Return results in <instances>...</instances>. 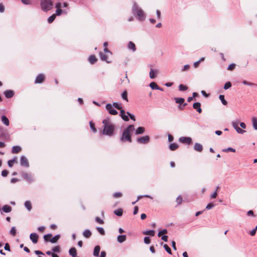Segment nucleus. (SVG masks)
<instances>
[{
    "label": "nucleus",
    "mask_w": 257,
    "mask_h": 257,
    "mask_svg": "<svg viewBox=\"0 0 257 257\" xmlns=\"http://www.w3.org/2000/svg\"><path fill=\"white\" fill-rule=\"evenodd\" d=\"M135 126L133 124L128 125L123 131L120 140L121 142H128L131 143L132 139L131 137V133L135 131Z\"/></svg>",
    "instance_id": "nucleus-1"
},
{
    "label": "nucleus",
    "mask_w": 257,
    "mask_h": 257,
    "mask_svg": "<svg viewBox=\"0 0 257 257\" xmlns=\"http://www.w3.org/2000/svg\"><path fill=\"white\" fill-rule=\"evenodd\" d=\"M102 123L104 125L103 134L111 136L113 134L114 131V125L110 123L109 119L108 118L103 120Z\"/></svg>",
    "instance_id": "nucleus-2"
},
{
    "label": "nucleus",
    "mask_w": 257,
    "mask_h": 257,
    "mask_svg": "<svg viewBox=\"0 0 257 257\" xmlns=\"http://www.w3.org/2000/svg\"><path fill=\"white\" fill-rule=\"evenodd\" d=\"M132 13L134 15H136L138 16V19L140 21H144L145 19L146 16L144 12L142 9L138 6L136 2L133 4L132 7Z\"/></svg>",
    "instance_id": "nucleus-3"
},
{
    "label": "nucleus",
    "mask_w": 257,
    "mask_h": 257,
    "mask_svg": "<svg viewBox=\"0 0 257 257\" xmlns=\"http://www.w3.org/2000/svg\"><path fill=\"white\" fill-rule=\"evenodd\" d=\"M40 7L43 11L47 12L53 8V3L52 0H40Z\"/></svg>",
    "instance_id": "nucleus-4"
},
{
    "label": "nucleus",
    "mask_w": 257,
    "mask_h": 257,
    "mask_svg": "<svg viewBox=\"0 0 257 257\" xmlns=\"http://www.w3.org/2000/svg\"><path fill=\"white\" fill-rule=\"evenodd\" d=\"M105 108L108 111V113L111 115H115L118 114L117 110L113 108L112 105L110 103L106 104Z\"/></svg>",
    "instance_id": "nucleus-5"
},
{
    "label": "nucleus",
    "mask_w": 257,
    "mask_h": 257,
    "mask_svg": "<svg viewBox=\"0 0 257 257\" xmlns=\"http://www.w3.org/2000/svg\"><path fill=\"white\" fill-rule=\"evenodd\" d=\"M150 137L149 136H145L142 137L138 138L137 141L138 143L142 144H146L149 142Z\"/></svg>",
    "instance_id": "nucleus-6"
},
{
    "label": "nucleus",
    "mask_w": 257,
    "mask_h": 257,
    "mask_svg": "<svg viewBox=\"0 0 257 257\" xmlns=\"http://www.w3.org/2000/svg\"><path fill=\"white\" fill-rule=\"evenodd\" d=\"M22 176L24 179L26 180L29 183L33 182V178L32 176L27 172H23L22 173Z\"/></svg>",
    "instance_id": "nucleus-7"
},
{
    "label": "nucleus",
    "mask_w": 257,
    "mask_h": 257,
    "mask_svg": "<svg viewBox=\"0 0 257 257\" xmlns=\"http://www.w3.org/2000/svg\"><path fill=\"white\" fill-rule=\"evenodd\" d=\"M20 164L22 166L25 167H29V163L27 158L25 156H22L20 158Z\"/></svg>",
    "instance_id": "nucleus-8"
},
{
    "label": "nucleus",
    "mask_w": 257,
    "mask_h": 257,
    "mask_svg": "<svg viewBox=\"0 0 257 257\" xmlns=\"http://www.w3.org/2000/svg\"><path fill=\"white\" fill-rule=\"evenodd\" d=\"M179 141L183 144H187L188 145L192 143V139L190 137H182L179 138Z\"/></svg>",
    "instance_id": "nucleus-9"
},
{
    "label": "nucleus",
    "mask_w": 257,
    "mask_h": 257,
    "mask_svg": "<svg viewBox=\"0 0 257 257\" xmlns=\"http://www.w3.org/2000/svg\"><path fill=\"white\" fill-rule=\"evenodd\" d=\"M39 236L36 233H31L30 235V238L34 244L38 242Z\"/></svg>",
    "instance_id": "nucleus-10"
},
{
    "label": "nucleus",
    "mask_w": 257,
    "mask_h": 257,
    "mask_svg": "<svg viewBox=\"0 0 257 257\" xmlns=\"http://www.w3.org/2000/svg\"><path fill=\"white\" fill-rule=\"evenodd\" d=\"M126 112L125 111L124 109H121L120 111L119 115L121 118L125 121H128L129 120V117L128 115H126Z\"/></svg>",
    "instance_id": "nucleus-11"
},
{
    "label": "nucleus",
    "mask_w": 257,
    "mask_h": 257,
    "mask_svg": "<svg viewBox=\"0 0 257 257\" xmlns=\"http://www.w3.org/2000/svg\"><path fill=\"white\" fill-rule=\"evenodd\" d=\"M4 94L7 98H11L14 96L15 92L12 90H7L4 92Z\"/></svg>",
    "instance_id": "nucleus-12"
},
{
    "label": "nucleus",
    "mask_w": 257,
    "mask_h": 257,
    "mask_svg": "<svg viewBox=\"0 0 257 257\" xmlns=\"http://www.w3.org/2000/svg\"><path fill=\"white\" fill-rule=\"evenodd\" d=\"M45 77L44 75L43 74H39L38 75V76L36 77L35 83H41L43 82V80H44Z\"/></svg>",
    "instance_id": "nucleus-13"
},
{
    "label": "nucleus",
    "mask_w": 257,
    "mask_h": 257,
    "mask_svg": "<svg viewBox=\"0 0 257 257\" xmlns=\"http://www.w3.org/2000/svg\"><path fill=\"white\" fill-rule=\"evenodd\" d=\"M193 107L194 109H196L198 112L200 113H201L202 109L201 108V103L200 102H196L194 103Z\"/></svg>",
    "instance_id": "nucleus-14"
},
{
    "label": "nucleus",
    "mask_w": 257,
    "mask_h": 257,
    "mask_svg": "<svg viewBox=\"0 0 257 257\" xmlns=\"http://www.w3.org/2000/svg\"><path fill=\"white\" fill-rule=\"evenodd\" d=\"M12 208L11 206L8 205H5L2 208H0V211L2 210L5 213L10 212L12 211Z\"/></svg>",
    "instance_id": "nucleus-15"
},
{
    "label": "nucleus",
    "mask_w": 257,
    "mask_h": 257,
    "mask_svg": "<svg viewBox=\"0 0 257 257\" xmlns=\"http://www.w3.org/2000/svg\"><path fill=\"white\" fill-rule=\"evenodd\" d=\"M194 149L198 152H201L203 150L202 145L199 143H196L194 146Z\"/></svg>",
    "instance_id": "nucleus-16"
},
{
    "label": "nucleus",
    "mask_w": 257,
    "mask_h": 257,
    "mask_svg": "<svg viewBox=\"0 0 257 257\" xmlns=\"http://www.w3.org/2000/svg\"><path fill=\"white\" fill-rule=\"evenodd\" d=\"M175 100L176 103H178L179 104H183V106H185L187 105V103H184L185 100L182 97H176L175 98Z\"/></svg>",
    "instance_id": "nucleus-17"
},
{
    "label": "nucleus",
    "mask_w": 257,
    "mask_h": 257,
    "mask_svg": "<svg viewBox=\"0 0 257 257\" xmlns=\"http://www.w3.org/2000/svg\"><path fill=\"white\" fill-rule=\"evenodd\" d=\"M127 48L129 50H132L133 52H135L136 51V47L135 43L131 41L128 42Z\"/></svg>",
    "instance_id": "nucleus-18"
},
{
    "label": "nucleus",
    "mask_w": 257,
    "mask_h": 257,
    "mask_svg": "<svg viewBox=\"0 0 257 257\" xmlns=\"http://www.w3.org/2000/svg\"><path fill=\"white\" fill-rule=\"evenodd\" d=\"M158 73V70H154L152 68L151 69L150 72L149 73V76L151 79H154L157 77V74Z\"/></svg>",
    "instance_id": "nucleus-19"
},
{
    "label": "nucleus",
    "mask_w": 257,
    "mask_h": 257,
    "mask_svg": "<svg viewBox=\"0 0 257 257\" xmlns=\"http://www.w3.org/2000/svg\"><path fill=\"white\" fill-rule=\"evenodd\" d=\"M88 61L91 64H94L97 61V59L94 55H91L88 58Z\"/></svg>",
    "instance_id": "nucleus-20"
},
{
    "label": "nucleus",
    "mask_w": 257,
    "mask_h": 257,
    "mask_svg": "<svg viewBox=\"0 0 257 257\" xmlns=\"http://www.w3.org/2000/svg\"><path fill=\"white\" fill-rule=\"evenodd\" d=\"M126 239V235H119L117 237V241L119 243L123 242Z\"/></svg>",
    "instance_id": "nucleus-21"
},
{
    "label": "nucleus",
    "mask_w": 257,
    "mask_h": 257,
    "mask_svg": "<svg viewBox=\"0 0 257 257\" xmlns=\"http://www.w3.org/2000/svg\"><path fill=\"white\" fill-rule=\"evenodd\" d=\"M2 122L6 125L8 126L10 124V121L9 119L6 117V116L3 115L1 117Z\"/></svg>",
    "instance_id": "nucleus-22"
},
{
    "label": "nucleus",
    "mask_w": 257,
    "mask_h": 257,
    "mask_svg": "<svg viewBox=\"0 0 257 257\" xmlns=\"http://www.w3.org/2000/svg\"><path fill=\"white\" fill-rule=\"evenodd\" d=\"M100 250V246L99 245H96L94 247L93 254L95 256H97L99 255Z\"/></svg>",
    "instance_id": "nucleus-23"
},
{
    "label": "nucleus",
    "mask_w": 257,
    "mask_h": 257,
    "mask_svg": "<svg viewBox=\"0 0 257 257\" xmlns=\"http://www.w3.org/2000/svg\"><path fill=\"white\" fill-rule=\"evenodd\" d=\"M22 150V148L18 146H13L12 149V153L13 154H17L20 152Z\"/></svg>",
    "instance_id": "nucleus-24"
},
{
    "label": "nucleus",
    "mask_w": 257,
    "mask_h": 257,
    "mask_svg": "<svg viewBox=\"0 0 257 257\" xmlns=\"http://www.w3.org/2000/svg\"><path fill=\"white\" fill-rule=\"evenodd\" d=\"M145 131V129L144 127L142 126H139L137 128V129L136 131L135 134L136 135L143 134L144 133Z\"/></svg>",
    "instance_id": "nucleus-25"
},
{
    "label": "nucleus",
    "mask_w": 257,
    "mask_h": 257,
    "mask_svg": "<svg viewBox=\"0 0 257 257\" xmlns=\"http://www.w3.org/2000/svg\"><path fill=\"white\" fill-rule=\"evenodd\" d=\"M24 205H25V207L27 208V209L29 211L31 210L32 207V204H31V202L30 201L27 200V201H25V202L24 203Z\"/></svg>",
    "instance_id": "nucleus-26"
},
{
    "label": "nucleus",
    "mask_w": 257,
    "mask_h": 257,
    "mask_svg": "<svg viewBox=\"0 0 257 257\" xmlns=\"http://www.w3.org/2000/svg\"><path fill=\"white\" fill-rule=\"evenodd\" d=\"M60 237V234H57V235H55L54 237H51V240H50V242H51L52 243H56L58 241V240L59 239Z\"/></svg>",
    "instance_id": "nucleus-27"
},
{
    "label": "nucleus",
    "mask_w": 257,
    "mask_h": 257,
    "mask_svg": "<svg viewBox=\"0 0 257 257\" xmlns=\"http://www.w3.org/2000/svg\"><path fill=\"white\" fill-rule=\"evenodd\" d=\"M99 55L101 60L105 61L108 63L110 62L107 61V56L106 54H104L102 52H100L99 53Z\"/></svg>",
    "instance_id": "nucleus-28"
},
{
    "label": "nucleus",
    "mask_w": 257,
    "mask_h": 257,
    "mask_svg": "<svg viewBox=\"0 0 257 257\" xmlns=\"http://www.w3.org/2000/svg\"><path fill=\"white\" fill-rule=\"evenodd\" d=\"M92 234L91 231L89 229H85L83 232V235L86 238H89Z\"/></svg>",
    "instance_id": "nucleus-29"
},
{
    "label": "nucleus",
    "mask_w": 257,
    "mask_h": 257,
    "mask_svg": "<svg viewBox=\"0 0 257 257\" xmlns=\"http://www.w3.org/2000/svg\"><path fill=\"white\" fill-rule=\"evenodd\" d=\"M113 213L117 216H121L123 213V210L121 208H119L118 209L115 210L113 211Z\"/></svg>",
    "instance_id": "nucleus-30"
},
{
    "label": "nucleus",
    "mask_w": 257,
    "mask_h": 257,
    "mask_svg": "<svg viewBox=\"0 0 257 257\" xmlns=\"http://www.w3.org/2000/svg\"><path fill=\"white\" fill-rule=\"evenodd\" d=\"M179 147V146L177 144H176V143H171L170 144V145H169V149L171 150V151H175L177 149H178Z\"/></svg>",
    "instance_id": "nucleus-31"
},
{
    "label": "nucleus",
    "mask_w": 257,
    "mask_h": 257,
    "mask_svg": "<svg viewBox=\"0 0 257 257\" xmlns=\"http://www.w3.org/2000/svg\"><path fill=\"white\" fill-rule=\"evenodd\" d=\"M112 105L116 109L120 110V111H121V109H123L121 103L115 102L113 103Z\"/></svg>",
    "instance_id": "nucleus-32"
},
{
    "label": "nucleus",
    "mask_w": 257,
    "mask_h": 257,
    "mask_svg": "<svg viewBox=\"0 0 257 257\" xmlns=\"http://www.w3.org/2000/svg\"><path fill=\"white\" fill-rule=\"evenodd\" d=\"M252 126L255 130H257V118L253 117L251 119Z\"/></svg>",
    "instance_id": "nucleus-33"
},
{
    "label": "nucleus",
    "mask_w": 257,
    "mask_h": 257,
    "mask_svg": "<svg viewBox=\"0 0 257 257\" xmlns=\"http://www.w3.org/2000/svg\"><path fill=\"white\" fill-rule=\"evenodd\" d=\"M52 236V234L51 233H48V234L44 235V237H43L44 241L46 242H48V241L50 242V240H51Z\"/></svg>",
    "instance_id": "nucleus-34"
},
{
    "label": "nucleus",
    "mask_w": 257,
    "mask_h": 257,
    "mask_svg": "<svg viewBox=\"0 0 257 257\" xmlns=\"http://www.w3.org/2000/svg\"><path fill=\"white\" fill-rule=\"evenodd\" d=\"M144 234L150 235V236H153L155 235V232L154 230H147L143 232Z\"/></svg>",
    "instance_id": "nucleus-35"
},
{
    "label": "nucleus",
    "mask_w": 257,
    "mask_h": 257,
    "mask_svg": "<svg viewBox=\"0 0 257 257\" xmlns=\"http://www.w3.org/2000/svg\"><path fill=\"white\" fill-rule=\"evenodd\" d=\"M219 98L223 105H226L227 104V101L224 99V95L220 94Z\"/></svg>",
    "instance_id": "nucleus-36"
},
{
    "label": "nucleus",
    "mask_w": 257,
    "mask_h": 257,
    "mask_svg": "<svg viewBox=\"0 0 257 257\" xmlns=\"http://www.w3.org/2000/svg\"><path fill=\"white\" fill-rule=\"evenodd\" d=\"M121 97L123 100L126 101L127 102L128 101L127 92L126 90H124L121 93Z\"/></svg>",
    "instance_id": "nucleus-37"
},
{
    "label": "nucleus",
    "mask_w": 257,
    "mask_h": 257,
    "mask_svg": "<svg viewBox=\"0 0 257 257\" xmlns=\"http://www.w3.org/2000/svg\"><path fill=\"white\" fill-rule=\"evenodd\" d=\"M150 87L153 90L156 89L157 90L158 88V85L157 84V83L155 82H151L150 85Z\"/></svg>",
    "instance_id": "nucleus-38"
},
{
    "label": "nucleus",
    "mask_w": 257,
    "mask_h": 257,
    "mask_svg": "<svg viewBox=\"0 0 257 257\" xmlns=\"http://www.w3.org/2000/svg\"><path fill=\"white\" fill-rule=\"evenodd\" d=\"M55 18H56V15H55V14H53L52 15L50 16L48 18V20H47L48 23H49V24L52 23L55 20Z\"/></svg>",
    "instance_id": "nucleus-39"
},
{
    "label": "nucleus",
    "mask_w": 257,
    "mask_h": 257,
    "mask_svg": "<svg viewBox=\"0 0 257 257\" xmlns=\"http://www.w3.org/2000/svg\"><path fill=\"white\" fill-rule=\"evenodd\" d=\"M7 135V132L3 127H0V137H4Z\"/></svg>",
    "instance_id": "nucleus-40"
},
{
    "label": "nucleus",
    "mask_w": 257,
    "mask_h": 257,
    "mask_svg": "<svg viewBox=\"0 0 257 257\" xmlns=\"http://www.w3.org/2000/svg\"><path fill=\"white\" fill-rule=\"evenodd\" d=\"M163 247L164 249L166 250V251L170 254H172V251L171 248L167 244H164Z\"/></svg>",
    "instance_id": "nucleus-41"
},
{
    "label": "nucleus",
    "mask_w": 257,
    "mask_h": 257,
    "mask_svg": "<svg viewBox=\"0 0 257 257\" xmlns=\"http://www.w3.org/2000/svg\"><path fill=\"white\" fill-rule=\"evenodd\" d=\"M188 87L184 84H180L179 85V90L180 91H184L187 90Z\"/></svg>",
    "instance_id": "nucleus-42"
},
{
    "label": "nucleus",
    "mask_w": 257,
    "mask_h": 257,
    "mask_svg": "<svg viewBox=\"0 0 257 257\" xmlns=\"http://www.w3.org/2000/svg\"><path fill=\"white\" fill-rule=\"evenodd\" d=\"M63 13L65 14L67 13L66 12L63 11L61 9H56V14L55 15H56V16H60Z\"/></svg>",
    "instance_id": "nucleus-43"
},
{
    "label": "nucleus",
    "mask_w": 257,
    "mask_h": 257,
    "mask_svg": "<svg viewBox=\"0 0 257 257\" xmlns=\"http://www.w3.org/2000/svg\"><path fill=\"white\" fill-rule=\"evenodd\" d=\"M10 233L13 236L16 235V228L15 226H13L10 231Z\"/></svg>",
    "instance_id": "nucleus-44"
},
{
    "label": "nucleus",
    "mask_w": 257,
    "mask_h": 257,
    "mask_svg": "<svg viewBox=\"0 0 257 257\" xmlns=\"http://www.w3.org/2000/svg\"><path fill=\"white\" fill-rule=\"evenodd\" d=\"M96 229L101 235H104L105 234V231L102 227H97Z\"/></svg>",
    "instance_id": "nucleus-45"
},
{
    "label": "nucleus",
    "mask_w": 257,
    "mask_h": 257,
    "mask_svg": "<svg viewBox=\"0 0 257 257\" xmlns=\"http://www.w3.org/2000/svg\"><path fill=\"white\" fill-rule=\"evenodd\" d=\"M16 160V158H15L14 159L10 160L8 162V165L9 167H12L14 165V162Z\"/></svg>",
    "instance_id": "nucleus-46"
},
{
    "label": "nucleus",
    "mask_w": 257,
    "mask_h": 257,
    "mask_svg": "<svg viewBox=\"0 0 257 257\" xmlns=\"http://www.w3.org/2000/svg\"><path fill=\"white\" fill-rule=\"evenodd\" d=\"M222 151L224 152H226V153L229 152H231L234 153V152H235V149H234L232 148L229 147L226 149H223Z\"/></svg>",
    "instance_id": "nucleus-47"
},
{
    "label": "nucleus",
    "mask_w": 257,
    "mask_h": 257,
    "mask_svg": "<svg viewBox=\"0 0 257 257\" xmlns=\"http://www.w3.org/2000/svg\"><path fill=\"white\" fill-rule=\"evenodd\" d=\"M52 251L53 253L59 252L60 251V247L58 245L52 248Z\"/></svg>",
    "instance_id": "nucleus-48"
},
{
    "label": "nucleus",
    "mask_w": 257,
    "mask_h": 257,
    "mask_svg": "<svg viewBox=\"0 0 257 257\" xmlns=\"http://www.w3.org/2000/svg\"><path fill=\"white\" fill-rule=\"evenodd\" d=\"M89 124H90V127L91 129L92 130V131L94 133H96V129L95 127L94 123L92 122V121H90L89 122Z\"/></svg>",
    "instance_id": "nucleus-49"
},
{
    "label": "nucleus",
    "mask_w": 257,
    "mask_h": 257,
    "mask_svg": "<svg viewBox=\"0 0 257 257\" xmlns=\"http://www.w3.org/2000/svg\"><path fill=\"white\" fill-rule=\"evenodd\" d=\"M231 87V83L230 82L228 81L226 82L224 85L223 88L225 90L229 89Z\"/></svg>",
    "instance_id": "nucleus-50"
},
{
    "label": "nucleus",
    "mask_w": 257,
    "mask_h": 257,
    "mask_svg": "<svg viewBox=\"0 0 257 257\" xmlns=\"http://www.w3.org/2000/svg\"><path fill=\"white\" fill-rule=\"evenodd\" d=\"M126 114L128 115V117H130V118L132 120H133L134 121L136 120L135 116V115L133 114H132L129 111H127L126 112Z\"/></svg>",
    "instance_id": "nucleus-51"
},
{
    "label": "nucleus",
    "mask_w": 257,
    "mask_h": 257,
    "mask_svg": "<svg viewBox=\"0 0 257 257\" xmlns=\"http://www.w3.org/2000/svg\"><path fill=\"white\" fill-rule=\"evenodd\" d=\"M95 220L96 222H97V223H98L99 224H102L104 223L103 220L102 219H101V218H100L99 217H96L95 218Z\"/></svg>",
    "instance_id": "nucleus-52"
},
{
    "label": "nucleus",
    "mask_w": 257,
    "mask_h": 257,
    "mask_svg": "<svg viewBox=\"0 0 257 257\" xmlns=\"http://www.w3.org/2000/svg\"><path fill=\"white\" fill-rule=\"evenodd\" d=\"M113 196L114 198L121 197L122 196V193L119 192H115L113 194Z\"/></svg>",
    "instance_id": "nucleus-53"
},
{
    "label": "nucleus",
    "mask_w": 257,
    "mask_h": 257,
    "mask_svg": "<svg viewBox=\"0 0 257 257\" xmlns=\"http://www.w3.org/2000/svg\"><path fill=\"white\" fill-rule=\"evenodd\" d=\"M242 83L244 85H248V86H254L255 85V84L254 83H251V82H247V81L246 80H243L242 81Z\"/></svg>",
    "instance_id": "nucleus-54"
},
{
    "label": "nucleus",
    "mask_w": 257,
    "mask_h": 257,
    "mask_svg": "<svg viewBox=\"0 0 257 257\" xmlns=\"http://www.w3.org/2000/svg\"><path fill=\"white\" fill-rule=\"evenodd\" d=\"M235 130L237 133L240 134H242L245 132V131L244 130L240 128L239 127H237Z\"/></svg>",
    "instance_id": "nucleus-55"
},
{
    "label": "nucleus",
    "mask_w": 257,
    "mask_h": 257,
    "mask_svg": "<svg viewBox=\"0 0 257 257\" xmlns=\"http://www.w3.org/2000/svg\"><path fill=\"white\" fill-rule=\"evenodd\" d=\"M214 206V204L211 202V203H208L207 205V206L206 207V209L207 210H209V209L212 208Z\"/></svg>",
    "instance_id": "nucleus-56"
},
{
    "label": "nucleus",
    "mask_w": 257,
    "mask_h": 257,
    "mask_svg": "<svg viewBox=\"0 0 257 257\" xmlns=\"http://www.w3.org/2000/svg\"><path fill=\"white\" fill-rule=\"evenodd\" d=\"M9 171L7 170H4L2 172V176L4 177H6L8 176Z\"/></svg>",
    "instance_id": "nucleus-57"
},
{
    "label": "nucleus",
    "mask_w": 257,
    "mask_h": 257,
    "mask_svg": "<svg viewBox=\"0 0 257 257\" xmlns=\"http://www.w3.org/2000/svg\"><path fill=\"white\" fill-rule=\"evenodd\" d=\"M144 242L146 243V244H149L151 242V240H150V238L149 236H145L144 237Z\"/></svg>",
    "instance_id": "nucleus-58"
},
{
    "label": "nucleus",
    "mask_w": 257,
    "mask_h": 257,
    "mask_svg": "<svg viewBox=\"0 0 257 257\" xmlns=\"http://www.w3.org/2000/svg\"><path fill=\"white\" fill-rule=\"evenodd\" d=\"M125 82V83L128 84L130 83V80L127 78V74L125 75L124 79L121 80V83Z\"/></svg>",
    "instance_id": "nucleus-59"
},
{
    "label": "nucleus",
    "mask_w": 257,
    "mask_h": 257,
    "mask_svg": "<svg viewBox=\"0 0 257 257\" xmlns=\"http://www.w3.org/2000/svg\"><path fill=\"white\" fill-rule=\"evenodd\" d=\"M125 82V83L128 84L130 83V80L127 78V74L125 75L124 79L121 80V83Z\"/></svg>",
    "instance_id": "nucleus-60"
},
{
    "label": "nucleus",
    "mask_w": 257,
    "mask_h": 257,
    "mask_svg": "<svg viewBox=\"0 0 257 257\" xmlns=\"http://www.w3.org/2000/svg\"><path fill=\"white\" fill-rule=\"evenodd\" d=\"M125 82V83L128 84L130 83V80L127 78V74L125 75L124 79L121 80V83Z\"/></svg>",
    "instance_id": "nucleus-61"
},
{
    "label": "nucleus",
    "mask_w": 257,
    "mask_h": 257,
    "mask_svg": "<svg viewBox=\"0 0 257 257\" xmlns=\"http://www.w3.org/2000/svg\"><path fill=\"white\" fill-rule=\"evenodd\" d=\"M235 66V64L232 63L228 66L227 70H232L234 69Z\"/></svg>",
    "instance_id": "nucleus-62"
},
{
    "label": "nucleus",
    "mask_w": 257,
    "mask_h": 257,
    "mask_svg": "<svg viewBox=\"0 0 257 257\" xmlns=\"http://www.w3.org/2000/svg\"><path fill=\"white\" fill-rule=\"evenodd\" d=\"M182 198L180 195L176 198V202L178 204H180L182 203Z\"/></svg>",
    "instance_id": "nucleus-63"
},
{
    "label": "nucleus",
    "mask_w": 257,
    "mask_h": 257,
    "mask_svg": "<svg viewBox=\"0 0 257 257\" xmlns=\"http://www.w3.org/2000/svg\"><path fill=\"white\" fill-rule=\"evenodd\" d=\"M4 248L6 250L10 251H11V248L9 244L8 243H6L5 245Z\"/></svg>",
    "instance_id": "nucleus-64"
}]
</instances>
